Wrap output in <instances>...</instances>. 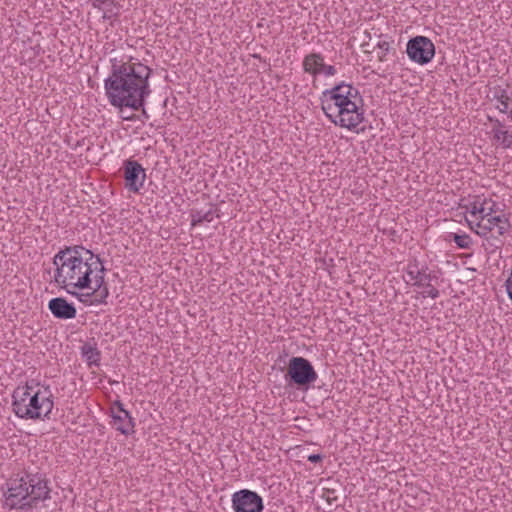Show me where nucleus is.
I'll list each match as a JSON object with an SVG mask.
<instances>
[{
    "instance_id": "nucleus-1",
    "label": "nucleus",
    "mask_w": 512,
    "mask_h": 512,
    "mask_svg": "<svg viewBox=\"0 0 512 512\" xmlns=\"http://www.w3.org/2000/svg\"><path fill=\"white\" fill-rule=\"evenodd\" d=\"M53 264L57 286L82 302H87L82 298L86 297L91 299L90 304L106 303L109 296L106 269L98 255L81 245L66 246L55 254Z\"/></svg>"
},
{
    "instance_id": "nucleus-2",
    "label": "nucleus",
    "mask_w": 512,
    "mask_h": 512,
    "mask_svg": "<svg viewBox=\"0 0 512 512\" xmlns=\"http://www.w3.org/2000/svg\"><path fill=\"white\" fill-rule=\"evenodd\" d=\"M152 69L134 57L112 62L111 74L105 80V91L110 104L117 108L140 110L151 93L149 78Z\"/></svg>"
},
{
    "instance_id": "nucleus-3",
    "label": "nucleus",
    "mask_w": 512,
    "mask_h": 512,
    "mask_svg": "<svg viewBox=\"0 0 512 512\" xmlns=\"http://www.w3.org/2000/svg\"><path fill=\"white\" fill-rule=\"evenodd\" d=\"M469 217L466 221L472 231L484 238L483 247L488 253L500 249L504 242L501 239L510 230L509 219L501 212L497 202L491 198L476 196L466 206Z\"/></svg>"
},
{
    "instance_id": "nucleus-4",
    "label": "nucleus",
    "mask_w": 512,
    "mask_h": 512,
    "mask_svg": "<svg viewBox=\"0 0 512 512\" xmlns=\"http://www.w3.org/2000/svg\"><path fill=\"white\" fill-rule=\"evenodd\" d=\"M321 109L336 126L357 131L364 121L363 99L359 91L350 84L341 82L322 92Z\"/></svg>"
},
{
    "instance_id": "nucleus-5",
    "label": "nucleus",
    "mask_w": 512,
    "mask_h": 512,
    "mask_svg": "<svg viewBox=\"0 0 512 512\" xmlns=\"http://www.w3.org/2000/svg\"><path fill=\"white\" fill-rule=\"evenodd\" d=\"M7 485L6 505L12 509L28 512L51 499L49 480L41 471L26 470L23 476L11 478Z\"/></svg>"
},
{
    "instance_id": "nucleus-6",
    "label": "nucleus",
    "mask_w": 512,
    "mask_h": 512,
    "mask_svg": "<svg viewBox=\"0 0 512 512\" xmlns=\"http://www.w3.org/2000/svg\"><path fill=\"white\" fill-rule=\"evenodd\" d=\"M12 407L14 413L24 419L49 418L54 402L48 388L41 390L39 384L27 382L18 386L12 394Z\"/></svg>"
},
{
    "instance_id": "nucleus-7",
    "label": "nucleus",
    "mask_w": 512,
    "mask_h": 512,
    "mask_svg": "<svg viewBox=\"0 0 512 512\" xmlns=\"http://www.w3.org/2000/svg\"><path fill=\"white\" fill-rule=\"evenodd\" d=\"M284 378L289 386L307 390L318 375L310 361L299 356L290 358Z\"/></svg>"
},
{
    "instance_id": "nucleus-8",
    "label": "nucleus",
    "mask_w": 512,
    "mask_h": 512,
    "mask_svg": "<svg viewBox=\"0 0 512 512\" xmlns=\"http://www.w3.org/2000/svg\"><path fill=\"white\" fill-rule=\"evenodd\" d=\"M232 508L234 512H262L264 503L256 492L242 489L232 495Z\"/></svg>"
},
{
    "instance_id": "nucleus-9",
    "label": "nucleus",
    "mask_w": 512,
    "mask_h": 512,
    "mask_svg": "<svg viewBox=\"0 0 512 512\" xmlns=\"http://www.w3.org/2000/svg\"><path fill=\"white\" fill-rule=\"evenodd\" d=\"M407 54L412 61L419 64H426L431 61L435 54L433 42L424 36H417L409 40Z\"/></svg>"
},
{
    "instance_id": "nucleus-10",
    "label": "nucleus",
    "mask_w": 512,
    "mask_h": 512,
    "mask_svg": "<svg viewBox=\"0 0 512 512\" xmlns=\"http://www.w3.org/2000/svg\"><path fill=\"white\" fill-rule=\"evenodd\" d=\"M124 179L126 188L137 193L146 179L145 170L137 161L127 160L124 162Z\"/></svg>"
},
{
    "instance_id": "nucleus-11",
    "label": "nucleus",
    "mask_w": 512,
    "mask_h": 512,
    "mask_svg": "<svg viewBox=\"0 0 512 512\" xmlns=\"http://www.w3.org/2000/svg\"><path fill=\"white\" fill-rule=\"evenodd\" d=\"M48 308L52 315L57 319H73L76 317L77 310L73 303H69L63 297H56L49 301Z\"/></svg>"
},
{
    "instance_id": "nucleus-12",
    "label": "nucleus",
    "mask_w": 512,
    "mask_h": 512,
    "mask_svg": "<svg viewBox=\"0 0 512 512\" xmlns=\"http://www.w3.org/2000/svg\"><path fill=\"white\" fill-rule=\"evenodd\" d=\"M119 411L113 414V427L124 435H129L134 432V421L130 413L123 408V405L118 402Z\"/></svg>"
},
{
    "instance_id": "nucleus-13",
    "label": "nucleus",
    "mask_w": 512,
    "mask_h": 512,
    "mask_svg": "<svg viewBox=\"0 0 512 512\" xmlns=\"http://www.w3.org/2000/svg\"><path fill=\"white\" fill-rule=\"evenodd\" d=\"M406 274L408 277L406 282H413L416 286H424L426 282H430L431 280L430 275L425 272L423 267L419 266L416 260L408 263Z\"/></svg>"
},
{
    "instance_id": "nucleus-14",
    "label": "nucleus",
    "mask_w": 512,
    "mask_h": 512,
    "mask_svg": "<svg viewBox=\"0 0 512 512\" xmlns=\"http://www.w3.org/2000/svg\"><path fill=\"white\" fill-rule=\"evenodd\" d=\"M324 57L320 53H310L303 59V70L313 76L321 74L324 66Z\"/></svg>"
},
{
    "instance_id": "nucleus-15",
    "label": "nucleus",
    "mask_w": 512,
    "mask_h": 512,
    "mask_svg": "<svg viewBox=\"0 0 512 512\" xmlns=\"http://www.w3.org/2000/svg\"><path fill=\"white\" fill-rule=\"evenodd\" d=\"M81 354L89 367L93 365L99 366L101 352L97 348V344L95 342H85L81 347Z\"/></svg>"
},
{
    "instance_id": "nucleus-16",
    "label": "nucleus",
    "mask_w": 512,
    "mask_h": 512,
    "mask_svg": "<svg viewBox=\"0 0 512 512\" xmlns=\"http://www.w3.org/2000/svg\"><path fill=\"white\" fill-rule=\"evenodd\" d=\"M495 99L499 103L497 109L501 113H508L509 118L512 120V91L509 93L505 89H500L496 92Z\"/></svg>"
},
{
    "instance_id": "nucleus-17",
    "label": "nucleus",
    "mask_w": 512,
    "mask_h": 512,
    "mask_svg": "<svg viewBox=\"0 0 512 512\" xmlns=\"http://www.w3.org/2000/svg\"><path fill=\"white\" fill-rule=\"evenodd\" d=\"M490 121L493 122L494 137L501 141L504 148H510L512 146V132L504 130V125L499 120L490 119Z\"/></svg>"
},
{
    "instance_id": "nucleus-18",
    "label": "nucleus",
    "mask_w": 512,
    "mask_h": 512,
    "mask_svg": "<svg viewBox=\"0 0 512 512\" xmlns=\"http://www.w3.org/2000/svg\"><path fill=\"white\" fill-rule=\"evenodd\" d=\"M454 243L461 249H469L472 245V239L468 234H451Z\"/></svg>"
},
{
    "instance_id": "nucleus-19",
    "label": "nucleus",
    "mask_w": 512,
    "mask_h": 512,
    "mask_svg": "<svg viewBox=\"0 0 512 512\" xmlns=\"http://www.w3.org/2000/svg\"><path fill=\"white\" fill-rule=\"evenodd\" d=\"M424 286L428 289L422 293L423 297H431L432 299L439 297V290L433 287L430 282H426Z\"/></svg>"
},
{
    "instance_id": "nucleus-20",
    "label": "nucleus",
    "mask_w": 512,
    "mask_h": 512,
    "mask_svg": "<svg viewBox=\"0 0 512 512\" xmlns=\"http://www.w3.org/2000/svg\"><path fill=\"white\" fill-rule=\"evenodd\" d=\"M212 219H213V215H212L211 211H208L207 213L202 215L200 219H196V216L193 215L192 216V225L195 226V225L200 224V223H202L204 221L210 222Z\"/></svg>"
},
{
    "instance_id": "nucleus-21",
    "label": "nucleus",
    "mask_w": 512,
    "mask_h": 512,
    "mask_svg": "<svg viewBox=\"0 0 512 512\" xmlns=\"http://www.w3.org/2000/svg\"><path fill=\"white\" fill-rule=\"evenodd\" d=\"M323 497L329 504L335 503L338 499L337 495L335 494V490L333 489H326L323 493Z\"/></svg>"
},
{
    "instance_id": "nucleus-22",
    "label": "nucleus",
    "mask_w": 512,
    "mask_h": 512,
    "mask_svg": "<svg viewBox=\"0 0 512 512\" xmlns=\"http://www.w3.org/2000/svg\"><path fill=\"white\" fill-rule=\"evenodd\" d=\"M378 47H379V50H380L379 55H378L379 60L383 61L385 55L389 51V43L388 42L379 43Z\"/></svg>"
},
{
    "instance_id": "nucleus-23",
    "label": "nucleus",
    "mask_w": 512,
    "mask_h": 512,
    "mask_svg": "<svg viewBox=\"0 0 512 512\" xmlns=\"http://www.w3.org/2000/svg\"><path fill=\"white\" fill-rule=\"evenodd\" d=\"M336 72L337 71L334 66L324 64L321 74H324L326 76H334Z\"/></svg>"
},
{
    "instance_id": "nucleus-24",
    "label": "nucleus",
    "mask_w": 512,
    "mask_h": 512,
    "mask_svg": "<svg viewBox=\"0 0 512 512\" xmlns=\"http://www.w3.org/2000/svg\"><path fill=\"white\" fill-rule=\"evenodd\" d=\"M505 287H506L507 294H508L510 300L512 301V269H511V273H510L509 277L505 281Z\"/></svg>"
},
{
    "instance_id": "nucleus-25",
    "label": "nucleus",
    "mask_w": 512,
    "mask_h": 512,
    "mask_svg": "<svg viewBox=\"0 0 512 512\" xmlns=\"http://www.w3.org/2000/svg\"><path fill=\"white\" fill-rule=\"evenodd\" d=\"M323 459V456L320 454H312L308 456V461L312 463H318Z\"/></svg>"
},
{
    "instance_id": "nucleus-26",
    "label": "nucleus",
    "mask_w": 512,
    "mask_h": 512,
    "mask_svg": "<svg viewBox=\"0 0 512 512\" xmlns=\"http://www.w3.org/2000/svg\"><path fill=\"white\" fill-rule=\"evenodd\" d=\"M196 216V219H200L202 215H200L199 213Z\"/></svg>"
}]
</instances>
